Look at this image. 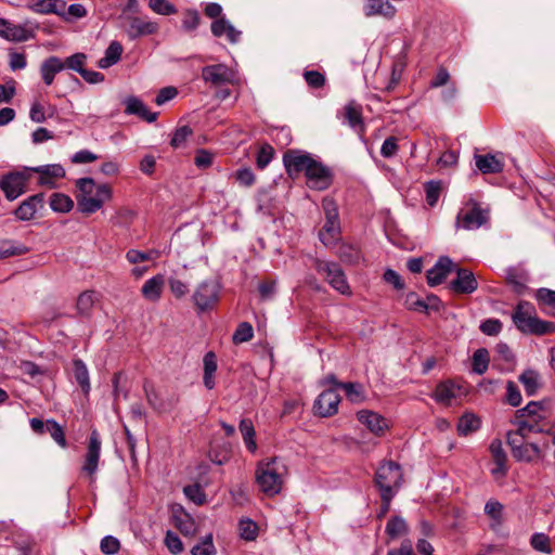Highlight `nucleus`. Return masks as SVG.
<instances>
[{
  "label": "nucleus",
  "instance_id": "nucleus-42",
  "mask_svg": "<svg viewBox=\"0 0 555 555\" xmlns=\"http://www.w3.org/2000/svg\"><path fill=\"white\" fill-rule=\"evenodd\" d=\"M191 553L192 555H216L217 551L214 545L212 534L205 535L201 542L192 547Z\"/></svg>",
  "mask_w": 555,
  "mask_h": 555
},
{
  "label": "nucleus",
  "instance_id": "nucleus-17",
  "mask_svg": "<svg viewBox=\"0 0 555 555\" xmlns=\"http://www.w3.org/2000/svg\"><path fill=\"white\" fill-rule=\"evenodd\" d=\"M28 171L39 173L38 184L54 188V179L65 177V169L60 164L42 165L27 168Z\"/></svg>",
  "mask_w": 555,
  "mask_h": 555
},
{
  "label": "nucleus",
  "instance_id": "nucleus-3",
  "mask_svg": "<svg viewBox=\"0 0 555 555\" xmlns=\"http://www.w3.org/2000/svg\"><path fill=\"white\" fill-rule=\"evenodd\" d=\"M512 319L522 333L543 335L555 331L554 323L543 321L535 315V309L529 301H519Z\"/></svg>",
  "mask_w": 555,
  "mask_h": 555
},
{
  "label": "nucleus",
  "instance_id": "nucleus-10",
  "mask_svg": "<svg viewBox=\"0 0 555 555\" xmlns=\"http://www.w3.org/2000/svg\"><path fill=\"white\" fill-rule=\"evenodd\" d=\"M220 286L215 280H207L198 284L194 294L193 301L201 311L211 309L218 301Z\"/></svg>",
  "mask_w": 555,
  "mask_h": 555
},
{
  "label": "nucleus",
  "instance_id": "nucleus-55",
  "mask_svg": "<svg viewBox=\"0 0 555 555\" xmlns=\"http://www.w3.org/2000/svg\"><path fill=\"white\" fill-rule=\"evenodd\" d=\"M184 494L195 504L201 505L206 501V495L199 485H190L184 487Z\"/></svg>",
  "mask_w": 555,
  "mask_h": 555
},
{
  "label": "nucleus",
  "instance_id": "nucleus-52",
  "mask_svg": "<svg viewBox=\"0 0 555 555\" xmlns=\"http://www.w3.org/2000/svg\"><path fill=\"white\" fill-rule=\"evenodd\" d=\"M87 15L86 8L80 3L70 4L67 9H64V14L60 15L66 22H73L78 18H82Z\"/></svg>",
  "mask_w": 555,
  "mask_h": 555
},
{
  "label": "nucleus",
  "instance_id": "nucleus-14",
  "mask_svg": "<svg viewBox=\"0 0 555 555\" xmlns=\"http://www.w3.org/2000/svg\"><path fill=\"white\" fill-rule=\"evenodd\" d=\"M307 184L309 188L323 191L332 183V173L327 167L317 159L313 160L306 172Z\"/></svg>",
  "mask_w": 555,
  "mask_h": 555
},
{
  "label": "nucleus",
  "instance_id": "nucleus-54",
  "mask_svg": "<svg viewBox=\"0 0 555 555\" xmlns=\"http://www.w3.org/2000/svg\"><path fill=\"white\" fill-rule=\"evenodd\" d=\"M47 431L50 433L51 437L54 441L62 448L66 447V440L64 437V431L59 423L53 420L47 421Z\"/></svg>",
  "mask_w": 555,
  "mask_h": 555
},
{
  "label": "nucleus",
  "instance_id": "nucleus-63",
  "mask_svg": "<svg viewBox=\"0 0 555 555\" xmlns=\"http://www.w3.org/2000/svg\"><path fill=\"white\" fill-rule=\"evenodd\" d=\"M480 331L489 336L498 335L502 330V323L498 319H488L480 324Z\"/></svg>",
  "mask_w": 555,
  "mask_h": 555
},
{
  "label": "nucleus",
  "instance_id": "nucleus-28",
  "mask_svg": "<svg viewBox=\"0 0 555 555\" xmlns=\"http://www.w3.org/2000/svg\"><path fill=\"white\" fill-rule=\"evenodd\" d=\"M344 117L348 125L360 134L364 132V122L362 118L361 106L351 102L344 108Z\"/></svg>",
  "mask_w": 555,
  "mask_h": 555
},
{
  "label": "nucleus",
  "instance_id": "nucleus-44",
  "mask_svg": "<svg viewBox=\"0 0 555 555\" xmlns=\"http://www.w3.org/2000/svg\"><path fill=\"white\" fill-rule=\"evenodd\" d=\"M87 61V55L85 53H75L68 57H66L64 61H62L63 70L65 68L75 70L79 74L85 69V64Z\"/></svg>",
  "mask_w": 555,
  "mask_h": 555
},
{
  "label": "nucleus",
  "instance_id": "nucleus-45",
  "mask_svg": "<svg viewBox=\"0 0 555 555\" xmlns=\"http://www.w3.org/2000/svg\"><path fill=\"white\" fill-rule=\"evenodd\" d=\"M442 183L440 181H428L425 183L426 202L430 207H434L440 196Z\"/></svg>",
  "mask_w": 555,
  "mask_h": 555
},
{
  "label": "nucleus",
  "instance_id": "nucleus-4",
  "mask_svg": "<svg viewBox=\"0 0 555 555\" xmlns=\"http://www.w3.org/2000/svg\"><path fill=\"white\" fill-rule=\"evenodd\" d=\"M488 220L489 210L483 209L479 203L470 198L460 208L455 219V228L466 231L477 230L486 224Z\"/></svg>",
  "mask_w": 555,
  "mask_h": 555
},
{
  "label": "nucleus",
  "instance_id": "nucleus-21",
  "mask_svg": "<svg viewBox=\"0 0 555 555\" xmlns=\"http://www.w3.org/2000/svg\"><path fill=\"white\" fill-rule=\"evenodd\" d=\"M357 417L361 424L365 425L376 436L383 435L388 428L386 418L375 412L362 410L358 412Z\"/></svg>",
  "mask_w": 555,
  "mask_h": 555
},
{
  "label": "nucleus",
  "instance_id": "nucleus-35",
  "mask_svg": "<svg viewBox=\"0 0 555 555\" xmlns=\"http://www.w3.org/2000/svg\"><path fill=\"white\" fill-rule=\"evenodd\" d=\"M519 380L524 385L528 396L534 395L541 386L540 374L534 370H526L522 372L519 376Z\"/></svg>",
  "mask_w": 555,
  "mask_h": 555
},
{
  "label": "nucleus",
  "instance_id": "nucleus-9",
  "mask_svg": "<svg viewBox=\"0 0 555 555\" xmlns=\"http://www.w3.org/2000/svg\"><path fill=\"white\" fill-rule=\"evenodd\" d=\"M29 173L25 171L10 172L0 179V189L9 201H14L26 192Z\"/></svg>",
  "mask_w": 555,
  "mask_h": 555
},
{
  "label": "nucleus",
  "instance_id": "nucleus-25",
  "mask_svg": "<svg viewBox=\"0 0 555 555\" xmlns=\"http://www.w3.org/2000/svg\"><path fill=\"white\" fill-rule=\"evenodd\" d=\"M126 108L125 113L128 115H135L147 122H153L157 119L158 113H152L145 104L135 96H128L124 101Z\"/></svg>",
  "mask_w": 555,
  "mask_h": 555
},
{
  "label": "nucleus",
  "instance_id": "nucleus-7",
  "mask_svg": "<svg viewBox=\"0 0 555 555\" xmlns=\"http://www.w3.org/2000/svg\"><path fill=\"white\" fill-rule=\"evenodd\" d=\"M317 271L324 276L328 284L343 295H349L350 288L344 271L336 262L317 260Z\"/></svg>",
  "mask_w": 555,
  "mask_h": 555
},
{
  "label": "nucleus",
  "instance_id": "nucleus-12",
  "mask_svg": "<svg viewBox=\"0 0 555 555\" xmlns=\"http://www.w3.org/2000/svg\"><path fill=\"white\" fill-rule=\"evenodd\" d=\"M314 159L310 154L300 151H288L283 156L286 171L292 178L298 177L301 172L306 173Z\"/></svg>",
  "mask_w": 555,
  "mask_h": 555
},
{
  "label": "nucleus",
  "instance_id": "nucleus-11",
  "mask_svg": "<svg viewBox=\"0 0 555 555\" xmlns=\"http://www.w3.org/2000/svg\"><path fill=\"white\" fill-rule=\"evenodd\" d=\"M202 78L212 87H220L227 83H236L235 72L225 64L208 65L202 69Z\"/></svg>",
  "mask_w": 555,
  "mask_h": 555
},
{
  "label": "nucleus",
  "instance_id": "nucleus-51",
  "mask_svg": "<svg viewBox=\"0 0 555 555\" xmlns=\"http://www.w3.org/2000/svg\"><path fill=\"white\" fill-rule=\"evenodd\" d=\"M404 305L408 309L414 311L426 312L429 310V305L415 293H409L406 295Z\"/></svg>",
  "mask_w": 555,
  "mask_h": 555
},
{
  "label": "nucleus",
  "instance_id": "nucleus-53",
  "mask_svg": "<svg viewBox=\"0 0 555 555\" xmlns=\"http://www.w3.org/2000/svg\"><path fill=\"white\" fill-rule=\"evenodd\" d=\"M254 336L253 326L247 323H241L233 335V340L236 344L249 341Z\"/></svg>",
  "mask_w": 555,
  "mask_h": 555
},
{
  "label": "nucleus",
  "instance_id": "nucleus-30",
  "mask_svg": "<svg viewBox=\"0 0 555 555\" xmlns=\"http://www.w3.org/2000/svg\"><path fill=\"white\" fill-rule=\"evenodd\" d=\"M476 159V167L482 172V173H498L502 171L503 164L500 159H498L494 155L487 154V155H477L475 157Z\"/></svg>",
  "mask_w": 555,
  "mask_h": 555
},
{
  "label": "nucleus",
  "instance_id": "nucleus-50",
  "mask_svg": "<svg viewBox=\"0 0 555 555\" xmlns=\"http://www.w3.org/2000/svg\"><path fill=\"white\" fill-rule=\"evenodd\" d=\"M530 544L533 550L548 554L551 553L550 538L545 533H534L530 539Z\"/></svg>",
  "mask_w": 555,
  "mask_h": 555
},
{
  "label": "nucleus",
  "instance_id": "nucleus-57",
  "mask_svg": "<svg viewBox=\"0 0 555 555\" xmlns=\"http://www.w3.org/2000/svg\"><path fill=\"white\" fill-rule=\"evenodd\" d=\"M535 299L540 305L555 309V291L548 288H539L535 292Z\"/></svg>",
  "mask_w": 555,
  "mask_h": 555
},
{
  "label": "nucleus",
  "instance_id": "nucleus-49",
  "mask_svg": "<svg viewBox=\"0 0 555 555\" xmlns=\"http://www.w3.org/2000/svg\"><path fill=\"white\" fill-rule=\"evenodd\" d=\"M406 531V524L404 521L403 518L401 517H392L387 526H386V532L391 537V538H397V537H400L402 535L403 533H405Z\"/></svg>",
  "mask_w": 555,
  "mask_h": 555
},
{
  "label": "nucleus",
  "instance_id": "nucleus-38",
  "mask_svg": "<svg viewBox=\"0 0 555 555\" xmlns=\"http://www.w3.org/2000/svg\"><path fill=\"white\" fill-rule=\"evenodd\" d=\"M28 248L21 243L12 240H0V259L10 256L24 255Z\"/></svg>",
  "mask_w": 555,
  "mask_h": 555
},
{
  "label": "nucleus",
  "instance_id": "nucleus-33",
  "mask_svg": "<svg viewBox=\"0 0 555 555\" xmlns=\"http://www.w3.org/2000/svg\"><path fill=\"white\" fill-rule=\"evenodd\" d=\"M73 373L76 382L81 387L83 393L88 395L91 389L89 372L86 364L80 359L74 360Z\"/></svg>",
  "mask_w": 555,
  "mask_h": 555
},
{
  "label": "nucleus",
  "instance_id": "nucleus-62",
  "mask_svg": "<svg viewBox=\"0 0 555 555\" xmlns=\"http://www.w3.org/2000/svg\"><path fill=\"white\" fill-rule=\"evenodd\" d=\"M235 179L241 185L247 186V188L251 186L256 181V177H255L254 172L251 171V169H249V168H240L235 172Z\"/></svg>",
  "mask_w": 555,
  "mask_h": 555
},
{
  "label": "nucleus",
  "instance_id": "nucleus-31",
  "mask_svg": "<svg viewBox=\"0 0 555 555\" xmlns=\"http://www.w3.org/2000/svg\"><path fill=\"white\" fill-rule=\"evenodd\" d=\"M337 388L345 391L347 400L351 403H361L366 399L364 387L360 383H337Z\"/></svg>",
  "mask_w": 555,
  "mask_h": 555
},
{
  "label": "nucleus",
  "instance_id": "nucleus-19",
  "mask_svg": "<svg viewBox=\"0 0 555 555\" xmlns=\"http://www.w3.org/2000/svg\"><path fill=\"white\" fill-rule=\"evenodd\" d=\"M450 287L455 293L472 294L478 287L474 273L467 269H457L456 279L450 283Z\"/></svg>",
  "mask_w": 555,
  "mask_h": 555
},
{
  "label": "nucleus",
  "instance_id": "nucleus-39",
  "mask_svg": "<svg viewBox=\"0 0 555 555\" xmlns=\"http://www.w3.org/2000/svg\"><path fill=\"white\" fill-rule=\"evenodd\" d=\"M50 207L55 212H68L74 207L73 199L63 193H54L50 198Z\"/></svg>",
  "mask_w": 555,
  "mask_h": 555
},
{
  "label": "nucleus",
  "instance_id": "nucleus-16",
  "mask_svg": "<svg viewBox=\"0 0 555 555\" xmlns=\"http://www.w3.org/2000/svg\"><path fill=\"white\" fill-rule=\"evenodd\" d=\"M340 396L336 389L322 391L314 402V411L321 417H328L337 413Z\"/></svg>",
  "mask_w": 555,
  "mask_h": 555
},
{
  "label": "nucleus",
  "instance_id": "nucleus-32",
  "mask_svg": "<svg viewBox=\"0 0 555 555\" xmlns=\"http://www.w3.org/2000/svg\"><path fill=\"white\" fill-rule=\"evenodd\" d=\"M121 53V44L118 41H112L105 50L104 56L100 59L98 63L99 67L105 69L113 66L120 60Z\"/></svg>",
  "mask_w": 555,
  "mask_h": 555
},
{
  "label": "nucleus",
  "instance_id": "nucleus-58",
  "mask_svg": "<svg viewBox=\"0 0 555 555\" xmlns=\"http://www.w3.org/2000/svg\"><path fill=\"white\" fill-rule=\"evenodd\" d=\"M192 130L189 126H182L178 128L171 138L170 144L175 149H179L184 145L186 139L191 135Z\"/></svg>",
  "mask_w": 555,
  "mask_h": 555
},
{
  "label": "nucleus",
  "instance_id": "nucleus-8",
  "mask_svg": "<svg viewBox=\"0 0 555 555\" xmlns=\"http://www.w3.org/2000/svg\"><path fill=\"white\" fill-rule=\"evenodd\" d=\"M120 27L125 30L130 40H135L141 36L156 34L158 25L147 18H141L132 15L119 16Z\"/></svg>",
  "mask_w": 555,
  "mask_h": 555
},
{
  "label": "nucleus",
  "instance_id": "nucleus-22",
  "mask_svg": "<svg viewBox=\"0 0 555 555\" xmlns=\"http://www.w3.org/2000/svg\"><path fill=\"white\" fill-rule=\"evenodd\" d=\"M65 1L63 0H28L27 9L37 14H64Z\"/></svg>",
  "mask_w": 555,
  "mask_h": 555
},
{
  "label": "nucleus",
  "instance_id": "nucleus-59",
  "mask_svg": "<svg viewBox=\"0 0 555 555\" xmlns=\"http://www.w3.org/2000/svg\"><path fill=\"white\" fill-rule=\"evenodd\" d=\"M149 5L155 13L162 15H170L176 13V8L165 0H150Z\"/></svg>",
  "mask_w": 555,
  "mask_h": 555
},
{
  "label": "nucleus",
  "instance_id": "nucleus-40",
  "mask_svg": "<svg viewBox=\"0 0 555 555\" xmlns=\"http://www.w3.org/2000/svg\"><path fill=\"white\" fill-rule=\"evenodd\" d=\"M340 233V223L324 222L322 229L319 232L320 241L328 246L333 244Z\"/></svg>",
  "mask_w": 555,
  "mask_h": 555
},
{
  "label": "nucleus",
  "instance_id": "nucleus-26",
  "mask_svg": "<svg viewBox=\"0 0 555 555\" xmlns=\"http://www.w3.org/2000/svg\"><path fill=\"white\" fill-rule=\"evenodd\" d=\"M0 37L10 41H26L28 39V30L22 25L10 23L5 18H0Z\"/></svg>",
  "mask_w": 555,
  "mask_h": 555
},
{
  "label": "nucleus",
  "instance_id": "nucleus-6",
  "mask_svg": "<svg viewBox=\"0 0 555 555\" xmlns=\"http://www.w3.org/2000/svg\"><path fill=\"white\" fill-rule=\"evenodd\" d=\"M545 417L544 408L540 402L531 401L516 412L513 424L520 431H541L540 421Z\"/></svg>",
  "mask_w": 555,
  "mask_h": 555
},
{
  "label": "nucleus",
  "instance_id": "nucleus-48",
  "mask_svg": "<svg viewBox=\"0 0 555 555\" xmlns=\"http://www.w3.org/2000/svg\"><path fill=\"white\" fill-rule=\"evenodd\" d=\"M240 535L246 541H253L257 538L258 526L250 519H243L240 521Z\"/></svg>",
  "mask_w": 555,
  "mask_h": 555
},
{
  "label": "nucleus",
  "instance_id": "nucleus-60",
  "mask_svg": "<svg viewBox=\"0 0 555 555\" xmlns=\"http://www.w3.org/2000/svg\"><path fill=\"white\" fill-rule=\"evenodd\" d=\"M506 401L513 406H518L521 403V393L514 382L506 384Z\"/></svg>",
  "mask_w": 555,
  "mask_h": 555
},
{
  "label": "nucleus",
  "instance_id": "nucleus-23",
  "mask_svg": "<svg viewBox=\"0 0 555 555\" xmlns=\"http://www.w3.org/2000/svg\"><path fill=\"white\" fill-rule=\"evenodd\" d=\"M211 33L218 38L225 36L231 43L238 42L242 35L225 17L217 18L211 23Z\"/></svg>",
  "mask_w": 555,
  "mask_h": 555
},
{
  "label": "nucleus",
  "instance_id": "nucleus-13",
  "mask_svg": "<svg viewBox=\"0 0 555 555\" xmlns=\"http://www.w3.org/2000/svg\"><path fill=\"white\" fill-rule=\"evenodd\" d=\"M465 387L453 380H444L437 385L433 398L440 404L451 405L454 400L466 396Z\"/></svg>",
  "mask_w": 555,
  "mask_h": 555
},
{
  "label": "nucleus",
  "instance_id": "nucleus-2",
  "mask_svg": "<svg viewBox=\"0 0 555 555\" xmlns=\"http://www.w3.org/2000/svg\"><path fill=\"white\" fill-rule=\"evenodd\" d=\"M286 475V464L281 459L272 457L258 464L256 481L266 495L274 496L281 492Z\"/></svg>",
  "mask_w": 555,
  "mask_h": 555
},
{
  "label": "nucleus",
  "instance_id": "nucleus-56",
  "mask_svg": "<svg viewBox=\"0 0 555 555\" xmlns=\"http://www.w3.org/2000/svg\"><path fill=\"white\" fill-rule=\"evenodd\" d=\"M165 545L168 548V551L173 555H178L183 551V543L181 539L171 531H167L166 533Z\"/></svg>",
  "mask_w": 555,
  "mask_h": 555
},
{
  "label": "nucleus",
  "instance_id": "nucleus-36",
  "mask_svg": "<svg viewBox=\"0 0 555 555\" xmlns=\"http://www.w3.org/2000/svg\"><path fill=\"white\" fill-rule=\"evenodd\" d=\"M480 426L479 418L473 413H465L457 422V433L462 436H467L476 431Z\"/></svg>",
  "mask_w": 555,
  "mask_h": 555
},
{
  "label": "nucleus",
  "instance_id": "nucleus-5",
  "mask_svg": "<svg viewBox=\"0 0 555 555\" xmlns=\"http://www.w3.org/2000/svg\"><path fill=\"white\" fill-rule=\"evenodd\" d=\"M402 482L401 467L395 462L383 463L375 473V485L386 499L395 496Z\"/></svg>",
  "mask_w": 555,
  "mask_h": 555
},
{
  "label": "nucleus",
  "instance_id": "nucleus-41",
  "mask_svg": "<svg viewBox=\"0 0 555 555\" xmlns=\"http://www.w3.org/2000/svg\"><path fill=\"white\" fill-rule=\"evenodd\" d=\"M96 294L93 291L82 292L77 299V310L81 315H88L95 302Z\"/></svg>",
  "mask_w": 555,
  "mask_h": 555
},
{
  "label": "nucleus",
  "instance_id": "nucleus-27",
  "mask_svg": "<svg viewBox=\"0 0 555 555\" xmlns=\"http://www.w3.org/2000/svg\"><path fill=\"white\" fill-rule=\"evenodd\" d=\"M62 70V60L57 56H50L46 59L40 65V75L47 86H51L55 75Z\"/></svg>",
  "mask_w": 555,
  "mask_h": 555
},
{
  "label": "nucleus",
  "instance_id": "nucleus-34",
  "mask_svg": "<svg viewBox=\"0 0 555 555\" xmlns=\"http://www.w3.org/2000/svg\"><path fill=\"white\" fill-rule=\"evenodd\" d=\"M542 450L538 443L526 441L513 456L517 461L532 462L541 456Z\"/></svg>",
  "mask_w": 555,
  "mask_h": 555
},
{
  "label": "nucleus",
  "instance_id": "nucleus-64",
  "mask_svg": "<svg viewBox=\"0 0 555 555\" xmlns=\"http://www.w3.org/2000/svg\"><path fill=\"white\" fill-rule=\"evenodd\" d=\"M398 151V140L395 137L387 138L382 147H380V154L385 158H390L396 155Z\"/></svg>",
  "mask_w": 555,
  "mask_h": 555
},
{
  "label": "nucleus",
  "instance_id": "nucleus-15",
  "mask_svg": "<svg viewBox=\"0 0 555 555\" xmlns=\"http://www.w3.org/2000/svg\"><path fill=\"white\" fill-rule=\"evenodd\" d=\"M101 454V439L96 430H92L89 436V442L87 452L85 455V463L82 465V472L88 476L92 477L96 470Z\"/></svg>",
  "mask_w": 555,
  "mask_h": 555
},
{
  "label": "nucleus",
  "instance_id": "nucleus-61",
  "mask_svg": "<svg viewBox=\"0 0 555 555\" xmlns=\"http://www.w3.org/2000/svg\"><path fill=\"white\" fill-rule=\"evenodd\" d=\"M100 547L104 554L114 555L118 552L120 544L116 538L106 535L102 539Z\"/></svg>",
  "mask_w": 555,
  "mask_h": 555
},
{
  "label": "nucleus",
  "instance_id": "nucleus-29",
  "mask_svg": "<svg viewBox=\"0 0 555 555\" xmlns=\"http://www.w3.org/2000/svg\"><path fill=\"white\" fill-rule=\"evenodd\" d=\"M364 10L366 16L382 15L391 18L396 14V8L387 0H367Z\"/></svg>",
  "mask_w": 555,
  "mask_h": 555
},
{
  "label": "nucleus",
  "instance_id": "nucleus-1",
  "mask_svg": "<svg viewBox=\"0 0 555 555\" xmlns=\"http://www.w3.org/2000/svg\"><path fill=\"white\" fill-rule=\"evenodd\" d=\"M77 205L82 214L91 215L100 210L111 201L113 192L108 184H96L92 178H80L76 181Z\"/></svg>",
  "mask_w": 555,
  "mask_h": 555
},
{
  "label": "nucleus",
  "instance_id": "nucleus-20",
  "mask_svg": "<svg viewBox=\"0 0 555 555\" xmlns=\"http://www.w3.org/2000/svg\"><path fill=\"white\" fill-rule=\"evenodd\" d=\"M453 267L454 264L449 257H440L436 264L426 273L428 285L436 286L442 283Z\"/></svg>",
  "mask_w": 555,
  "mask_h": 555
},
{
  "label": "nucleus",
  "instance_id": "nucleus-43",
  "mask_svg": "<svg viewBox=\"0 0 555 555\" xmlns=\"http://www.w3.org/2000/svg\"><path fill=\"white\" fill-rule=\"evenodd\" d=\"M489 353L486 349H477L473 356V371L477 374H483L488 370Z\"/></svg>",
  "mask_w": 555,
  "mask_h": 555
},
{
  "label": "nucleus",
  "instance_id": "nucleus-37",
  "mask_svg": "<svg viewBox=\"0 0 555 555\" xmlns=\"http://www.w3.org/2000/svg\"><path fill=\"white\" fill-rule=\"evenodd\" d=\"M240 430L243 436L244 443L248 451L256 452L257 443L255 440L256 431L250 420L243 418L240 423Z\"/></svg>",
  "mask_w": 555,
  "mask_h": 555
},
{
  "label": "nucleus",
  "instance_id": "nucleus-18",
  "mask_svg": "<svg viewBox=\"0 0 555 555\" xmlns=\"http://www.w3.org/2000/svg\"><path fill=\"white\" fill-rule=\"evenodd\" d=\"M44 196L42 193L29 196L27 199L22 202L20 206L14 210V215L18 220L28 221L31 220L40 208L43 206Z\"/></svg>",
  "mask_w": 555,
  "mask_h": 555
},
{
  "label": "nucleus",
  "instance_id": "nucleus-47",
  "mask_svg": "<svg viewBox=\"0 0 555 555\" xmlns=\"http://www.w3.org/2000/svg\"><path fill=\"white\" fill-rule=\"evenodd\" d=\"M531 431H520L519 427H516L515 431L507 434V443L511 447L512 454L516 453L519 448L527 441L526 438Z\"/></svg>",
  "mask_w": 555,
  "mask_h": 555
},
{
  "label": "nucleus",
  "instance_id": "nucleus-46",
  "mask_svg": "<svg viewBox=\"0 0 555 555\" xmlns=\"http://www.w3.org/2000/svg\"><path fill=\"white\" fill-rule=\"evenodd\" d=\"M322 208L325 215V222L340 223L338 207L333 198L325 197L322 201Z\"/></svg>",
  "mask_w": 555,
  "mask_h": 555
},
{
  "label": "nucleus",
  "instance_id": "nucleus-24",
  "mask_svg": "<svg viewBox=\"0 0 555 555\" xmlns=\"http://www.w3.org/2000/svg\"><path fill=\"white\" fill-rule=\"evenodd\" d=\"M165 286V276L156 274L146 280L141 287V294L144 299L156 302L160 299Z\"/></svg>",
  "mask_w": 555,
  "mask_h": 555
}]
</instances>
